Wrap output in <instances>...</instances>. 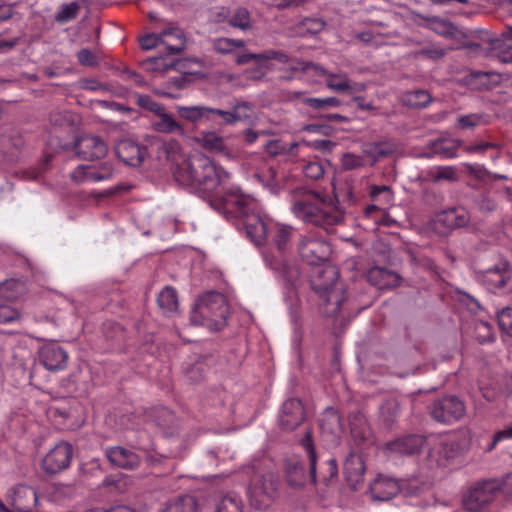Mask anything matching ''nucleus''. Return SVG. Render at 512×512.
<instances>
[{
    "instance_id": "nucleus-1",
    "label": "nucleus",
    "mask_w": 512,
    "mask_h": 512,
    "mask_svg": "<svg viewBox=\"0 0 512 512\" xmlns=\"http://www.w3.org/2000/svg\"><path fill=\"white\" fill-rule=\"evenodd\" d=\"M175 181L190 192L210 199L229 178V174L208 156L196 152L177 162L173 169Z\"/></svg>"
},
{
    "instance_id": "nucleus-2",
    "label": "nucleus",
    "mask_w": 512,
    "mask_h": 512,
    "mask_svg": "<svg viewBox=\"0 0 512 512\" xmlns=\"http://www.w3.org/2000/svg\"><path fill=\"white\" fill-rule=\"evenodd\" d=\"M292 211L305 223H309L330 233L333 227L344 222V212L327 197L306 187L292 190Z\"/></svg>"
},
{
    "instance_id": "nucleus-3",
    "label": "nucleus",
    "mask_w": 512,
    "mask_h": 512,
    "mask_svg": "<svg viewBox=\"0 0 512 512\" xmlns=\"http://www.w3.org/2000/svg\"><path fill=\"white\" fill-rule=\"evenodd\" d=\"M115 152L126 165L139 167L145 157L152 154H155L159 160L178 161L181 145L176 140L165 141L157 136L151 137L148 146H140L130 139H123L116 145Z\"/></svg>"
},
{
    "instance_id": "nucleus-4",
    "label": "nucleus",
    "mask_w": 512,
    "mask_h": 512,
    "mask_svg": "<svg viewBox=\"0 0 512 512\" xmlns=\"http://www.w3.org/2000/svg\"><path fill=\"white\" fill-rule=\"evenodd\" d=\"M228 315L229 306L225 296L217 291H207L195 300L190 322L195 326L220 331L227 325Z\"/></svg>"
},
{
    "instance_id": "nucleus-5",
    "label": "nucleus",
    "mask_w": 512,
    "mask_h": 512,
    "mask_svg": "<svg viewBox=\"0 0 512 512\" xmlns=\"http://www.w3.org/2000/svg\"><path fill=\"white\" fill-rule=\"evenodd\" d=\"M337 271L332 266L322 267L313 275L310 285L313 291L319 295L326 306H330L328 314L334 315L340 311L344 301L343 288L336 283Z\"/></svg>"
},
{
    "instance_id": "nucleus-6",
    "label": "nucleus",
    "mask_w": 512,
    "mask_h": 512,
    "mask_svg": "<svg viewBox=\"0 0 512 512\" xmlns=\"http://www.w3.org/2000/svg\"><path fill=\"white\" fill-rule=\"evenodd\" d=\"M428 413L439 424L453 425L465 418L467 406L461 397L445 394L430 403Z\"/></svg>"
},
{
    "instance_id": "nucleus-7",
    "label": "nucleus",
    "mask_w": 512,
    "mask_h": 512,
    "mask_svg": "<svg viewBox=\"0 0 512 512\" xmlns=\"http://www.w3.org/2000/svg\"><path fill=\"white\" fill-rule=\"evenodd\" d=\"M279 480L272 472L255 473L249 486L250 504L258 510L267 509L278 495Z\"/></svg>"
},
{
    "instance_id": "nucleus-8",
    "label": "nucleus",
    "mask_w": 512,
    "mask_h": 512,
    "mask_svg": "<svg viewBox=\"0 0 512 512\" xmlns=\"http://www.w3.org/2000/svg\"><path fill=\"white\" fill-rule=\"evenodd\" d=\"M209 200L212 206L227 218L243 219L254 210L252 198L240 189H230L221 195L214 194Z\"/></svg>"
},
{
    "instance_id": "nucleus-9",
    "label": "nucleus",
    "mask_w": 512,
    "mask_h": 512,
    "mask_svg": "<svg viewBox=\"0 0 512 512\" xmlns=\"http://www.w3.org/2000/svg\"><path fill=\"white\" fill-rule=\"evenodd\" d=\"M297 248L301 259L312 266L327 262L332 253L330 243L313 234L301 236Z\"/></svg>"
},
{
    "instance_id": "nucleus-10",
    "label": "nucleus",
    "mask_w": 512,
    "mask_h": 512,
    "mask_svg": "<svg viewBox=\"0 0 512 512\" xmlns=\"http://www.w3.org/2000/svg\"><path fill=\"white\" fill-rule=\"evenodd\" d=\"M267 266L278 273L287 283L293 284L300 276L299 269L292 260L291 251H279L277 248L267 247L263 252Z\"/></svg>"
},
{
    "instance_id": "nucleus-11",
    "label": "nucleus",
    "mask_w": 512,
    "mask_h": 512,
    "mask_svg": "<svg viewBox=\"0 0 512 512\" xmlns=\"http://www.w3.org/2000/svg\"><path fill=\"white\" fill-rule=\"evenodd\" d=\"M427 439L421 434H404L384 444L382 451L387 456L412 457L419 455Z\"/></svg>"
},
{
    "instance_id": "nucleus-12",
    "label": "nucleus",
    "mask_w": 512,
    "mask_h": 512,
    "mask_svg": "<svg viewBox=\"0 0 512 512\" xmlns=\"http://www.w3.org/2000/svg\"><path fill=\"white\" fill-rule=\"evenodd\" d=\"M49 121L52 131L48 137V145L55 151L68 149V138L73 130L72 115L69 112H52Z\"/></svg>"
},
{
    "instance_id": "nucleus-13",
    "label": "nucleus",
    "mask_w": 512,
    "mask_h": 512,
    "mask_svg": "<svg viewBox=\"0 0 512 512\" xmlns=\"http://www.w3.org/2000/svg\"><path fill=\"white\" fill-rule=\"evenodd\" d=\"M499 493V482L486 480L471 488L463 498L464 507L471 512H478L494 501Z\"/></svg>"
},
{
    "instance_id": "nucleus-14",
    "label": "nucleus",
    "mask_w": 512,
    "mask_h": 512,
    "mask_svg": "<svg viewBox=\"0 0 512 512\" xmlns=\"http://www.w3.org/2000/svg\"><path fill=\"white\" fill-rule=\"evenodd\" d=\"M470 219V214L465 208L453 207L436 214L434 229L441 235H447L455 229L467 226Z\"/></svg>"
},
{
    "instance_id": "nucleus-15",
    "label": "nucleus",
    "mask_w": 512,
    "mask_h": 512,
    "mask_svg": "<svg viewBox=\"0 0 512 512\" xmlns=\"http://www.w3.org/2000/svg\"><path fill=\"white\" fill-rule=\"evenodd\" d=\"M160 43L166 44L167 53L170 55L179 54L183 50L184 42L181 31L174 28L164 30L160 35L147 34L141 37L140 46L143 50H151Z\"/></svg>"
},
{
    "instance_id": "nucleus-16",
    "label": "nucleus",
    "mask_w": 512,
    "mask_h": 512,
    "mask_svg": "<svg viewBox=\"0 0 512 512\" xmlns=\"http://www.w3.org/2000/svg\"><path fill=\"white\" fill-rule=\"evenodd\" d=\"M72 456V445L68 442H60L45 455L42 468L49 474H57L70 466Z\"/></svg>"
},
{
    "instance_id": "nucleus-17",
    "label": "nucleus",
    "mask_w": 512,
    "mask_h": 512,
    "mask_svg": "<svg viewBox=\"0 0 512 512\" xmlns=\"http://www.w3.org/2000/svg\"><path fill=\"white\" fill-rule=\"evenodd\" d=\"M512 278V266L507 260H500L493 267L481 274L482 284L492 293H498L505 288Z\"/></svg>"
},
{
    "instance_id": "nucleus-18",
    "label": "nucleus",
    "mask_w": 512,
    "mask_h": 512,
    "mask_svg": "<svg viewBox=\"0 0 512 512\" xmlns=\"http://www.w3.org/2000/svg\"><path fill=\"white\" fill-rule=\"evenodd\" d=\"M6 500L14 512H32L38 503V496L33 487L18 484L8 490Z\"/></svg>"
},
{
    "instance_id": "nucleus-19",
    "label": "nucleus",
    "mask_w": 512,
    "mask_h": 512,
    "mask_svg": "<svg viewBox=\"0 0 512 512\" xmlns=\"http://www.w3.org/2000/svg\"><path fill=\"white\" fill-rule=\"evenodd\" d=\"M306 413L302 401L298 398L287 399L279 412V426L284 431H293L305 420Z\"/></svg>"
},
{
    "instance_id": "nucleus-20",
    "label": "nucleus",
    "mask_w": 512,
    "mask_h": 512,
    "mask_svg": "<svg viewBox=\"0 0 512 512\" xmlns=\"http://www.w3.org/2000/svg\"><path fill=\"white\" fill-rule=\"evenodd\" d=\"M73 148L84 160H98L106 156L108 146L104 140L95 135H82L75 139Z\"/></svg>"
},
{
    "instance_id": "nucleus-21",
    "label": "nucleus",
    "mask_w": 512,
    "mask_h": 512,
    "mask_svg": "<svg viewBox=\"0 0 512 512\" xmlns=\"http://www.w3.org/2000/svg\"><path fill=\"white\" fill-rule=\"evenodd\" d=\"M271 223L267 222L259 213L253 210L243 218V226L247 237L256 245L260 246L267 242L271 230Z\"/></svg>"
},
{
    "instance_id": "nucleus-22",
    "label": "nucleus",
    "mask_w": 512,
    "mask_h": 512,
    "mask_svg": "<svg viewBox=\"0 0 512 512\" xmlns=\"http://www.w3.org/2000/svg\"><path fill=\"white\" fill-rule=\"evenodd\" d=\"M68 353L55 342L45 344L39 350V360L49 371H60L67 367Z\"/></svg>"
},
{
    "instance_id": "nucleus-23",
    "label": "nucleus",
    "mask_w": 512,
    "mask_h": 512,
    "mask_svg": "<svg viewBox=\"0 0 512 512\" xmlns=\"http://www.w3.org/2000/svg\"><path fill=\"white\" fill-rule=\"evenodd\" d=\"M113 175V166L105 162L99 166L79 165L72 173L71 178L76 183L99 182L108 180Z\"/></svg>"
},
{
    "instance_id": "nucleus-24",
    "label": "nucleus",
    "mask_w": 512,
    "mask_h": 512,
    "mask_svg": "<svg viewBox=\"0 0 512 512\" xmlns=\"http://www.w3.org/2000/svg\"><path fill=\"white\" fill-rule=\"evenodd\" d=\"M105 456L113 466L125 470H135L141 463V458L138 454L122 446L106 448Z\"/></svg>"
},
{
    "instance_id": "nucleus-25",
    "label": "nucleus",
    "mask_w": 512,
    "mask_h": 512,
    "mask_svg": "<svg viewBox=\"0 0 512 512\" xmlns=\"http://www.w3.org/2000/svg\"><path fill=\"white\" fill-rule=\"evenodd\" d=\"M457 443L445 438L435 442L428 450L427 459L431 465L446 466L447 462L457 455Z\"/></svg>"
},
{
    "instance_id": "nucleus-26",
    "label": "nucleus",
    "mask_w": 512,
    "mask_h": 512,
    "mask_svg": "<svg viewBox=\"0 0 512 512\" xmlns=\"http://www.w3.org/2000/svg\"><path fill=\"white\" fill-rule=\"evenodd\" d=\"M367 281L376 288L391 289L399 286L401 277L398 273L380 266L371 267L366 273Z\"/></svg>"
},
{
    "instance_id": "nucleus-27",
    "label": "nucleus",
    "mask_w": 512,
    "mask_h": 512,
    "mask_svg": "<svg viewBox=\"0 0 512 512\" xmlns=\"http://www.w3.org/2000/svg\"><path fill=\"white\" fill-rule=\"evenodd\" d=\"M369 491L374 500L388 501L399 493L400 486L395 479L379 475L370 484Z\"/></svg>"
},
{
    "instance_id": "nucleus-28",
    "label": "nucleus",
    "mask_w": 512,
    "mask_h": 512,
    "mask_svg": "<svg viewBox=\"0 0 512 512\" xmlns=\"http://www.w3.org/2000/svg\"><path fill=\"white\" fill-rule=\"evenodd\" d=\"M365 464L362 457L356 453H350L344 461V474L346 481L352 489L363 481Z\"/></svg>"
},
{
    "instance_id": "nucleus-29",
    "label": "nucleus",
    "mask_w": 512,
    "mask_h": 512,
    "mask_svg": "<svg viewBox=\"0 0 512 512\" xmlns=\"http://www.w3.org/2000/svg\"><path fill=\"white\" fill-rule=\"evenodd\" d=\"M271 240L268 247L277 248L279 251H291V238L294 229L289 225L276 224L269 232Z\"/></svg>"
},
{
    "instance_id": "nucleus-30",
    "label": "nucleus",
    "mask_w": 512,
    "mask_h": 512,
    "mask_svg": "<svg viewBox=\"0 0 512 512\" xmlns=\"http://www.w3.org/2000/svg\"><path fill=\"white\" fill-rule=\"evenodd\" d=\"M268 60H276L285 64L290 61V57L283 51L269 49L261 53H243L236 58L235 63L237 65H244L251 61L262 63Z\"/></svg>"
},
{
    "instance_id": "nucleus-31",
    "label": "nucleus",
    "mask_w": 512,
    "mask_h": 512,
    "mask_svg": "<svg viewBox=\"0 0 512 512\" xmlns=\"http://www.w3.org/2000/svg\"><path fill=\"white\" fill-rule=\"evenodd\" d=\"M152 420L157 427L164 433L173 435L179 429L176 415L165 407L155 408L152 410Z\"/></svg>"
},
{
    "instance_id": "nucleus-32",
    "label": "nucleus",
    "mask_w": 512,
    "mask_h": 512,
    "mask_svg": "<svg viewBox=\"0 0 512 512\" xmlns=\"http://www.w3.org/2000/svg\"><path fill=\"white\" fill-rule=\"evenodd\" d=\"M197 141L202 148L211 153L221 154L227 157L232 156V152L225 145L223 137L219 136L215 132H203Z\"/></svg>"
},
{
    "instance_id": "nucleus-33",
    "label": "nucleus",
    "mask_w": 512,
    "mask_h": 512,
    "mask_svg": "<svg viewBox=\"0 0 512 512\" xmlns=\"http://www.w3.org/2000/svg\"><path fill=\"white\" fill-rule=\"evenodd\" d=\"M157 119L151 122V127L159 133H178L184 134V127L176 121L173 116L165 111V108L157 116Z\"/></svg>"
},
{
    "instance_id": "nucleus-34",
    "label": "nucleus",
    "mask_w": 512,
    "mask_h": 512,
    "mask_svg": "<svg viewBox=\"0 0 512 512\" xmlns=\"http://www.w3.org/2000/svg\"><path fill=\"white\" fill-rule=\"evenodd\" d=\"M400 414V404L395 399L386 400L380 407V420L386 429L396 425Z\"/></svg>"
},
{
    "instance_id": "nucleus-35",
    "label": "nucleus",
    "mask_w": 512,
    "mask_h": 512,
    "mask_svg": "<svg viewBox=\"0 0 512 512\" xmlns=\"http://www.w3.org/2000/svg\"><path fill=\"white\" fill-rule=\"evenodd\" d=\"M350 431L353 439L358 444H363L369 439L370 430L365 417L360 413L352 414L349 417Z\"/></svg>"
},
{
    "instance_id": "nucleus-36",
    "label": "nucleus",
    "mask_w": 512,
    "mask_h": 512,
    "mask_svg": "<svg viewBox=\"0 0 512 512\" xmlns=\"http://www.w3.org/2000/svg\"><path fill=\"white\" fill-rule=\"evenodd\" d=\"M287 482L292 487H299L305 483L306 475L303 464L296 459L285 461Z\"/></svg>"
},
{
    "instance_id": "nucleus-37",
    "label": "nucleus",
    "mask_w": 512,
    "mask_h": 512,
    "mask_svg": "<svg viewBox=\"0 0 512 512\" xmlns=\"http://www.w3.org/2000/svg\"><path fill=\"white\" fill-rule=\"evenodd\" d=\"M157 303L165 315L175 313L178 309L177 291L171 286L164 287L158 295Z\"/></svg>"
},
{
    "instance_id": "nucleus-38",
    "label": "nucleus",
    "mask_w": 512,
    "mask_h": 512,
    "mask_svg": "<svg viewBox=\"0 0 512 512\" xmlns=\"http://www.w3.org/2000/svg\"><path fill=\"white\" fill-rule=\"evenodd\" d=\"M198 503L195 497L184 495L169 501L161 512H197Z\"/></svg>"
},
{
    "instance_id": "nucleus-39",
    "label": "nucleus",
    "mask_w": 512,
    "mask_h": 512,
    "mask_svg": "<svg viewBox=\"0 0 512 512\" xmlns=\"http://www.w3.org/2000/svg\"><path fill=\"white\" fill-rule=\"evenodd\" d=\"M245 504L236 494H227L214 505L212 512H244Z\"/></svg>"
},
{
    "instance_id": "nucleus-40",
    "label": "nucleus",
    "mask_w": 512,
    "mask_h": 512,
    "mask_svg": "<svg viewBox=\"0 0 512 512\" xmlns=\"http://www.w3.org/2000/svg\"><path fill=\"white\" fill-rule=\"evenodd\" d=\"M0 145V150L3 153L14 156L22 150L25 145V141L21 134L13 131L10 134L1 137Z\"/></svg>"
},
{
    "instance_id": "nucleus-41",
    "label": "nucleus",
    "mask_w": 512,
    "mask_h": 512,
    "mask_svg": "<svg viewBox=\"0 0 512 512\" xmlns=\"http://www.w3.org/2000/svg\"><path fill=\"white\" fill-rule=\"evenodd\" d=\"M177 113L182 119L192 123H196L203 118L211 119L210 108L206 106H178Z\"/></svg>"
},
{
    "instance_id": "nucleus-42",
    "label": "nucleus",
    "mask_w": 512,
    "mask_h": 512,
    "mask_svg": "<svg viewBox=\"0 0 512 512\" xmlns=\"http://www.w3.org/2000/svg\"><path fill=\"white\" fill-rule=\"evenodd\" d=\"M102 332L104 338L111 344V346L120 345L125 339V328L114 321L104 322Z\"/></svg>"
},
{
    "instance_id": "nucleus-43",
    "label": "nucleus",
    "mask_w": 512,
    "mask_h": 512,
    "mask_svg": "<svg viewBox=\"0 0 512 512\" xmlns=\"http://www.w3.org/2000/svg\"><path fill=\"white\" fill-rule=\"evenodd\" d=\"M432 101L430 93L426 90H415L404 94L403 102L412 108H425Z\"/></svg>"
},
{
    "instance_id": "nucleus-44",
    "label": "nucleus",
    "mask_w": 512,
    "mask_h": 512,
    "mask_svg": "<svg viewBox=\"0 0 512 512\" xmlns=\"http://www.w3.org/2000/svg\"><path fill=\"white\" fill-rule=\"evenodd\" d=\"M489 124V116L485 113H470L460 115L457 118L456 125L460 129H474L478 126Z\"/></svg>"
},
{
    "instance_id": "nucleus-45",
    "label": "nucleus",
    "mask_w": 512,
    "mask_h": 512,
    "mask_svg": "<svg viewBox=\"0 0 512 512\" xmlns=\"http://www.w3.org/2000/svg\"><path fill=\"white\" fill-rule=\"evenodd\" d=\"M302 446L304 447L307 457L309 460V474L310 479L313 484L316 483V464H317V455L314 449L313 440H312V433L308 430L306 431L302 441Z\"/></svg>"
},
{
    "instance_id": "nucleus-46",
    "label": "nucleus",
    "mask_w": 512,
    "mask_h": 512,
    "mask_svg": "<svg viewBox=\"0 0 512 512\" xmlns=\"http://www.w3.org/2000/svg\"><path fill=\"white\" fill-rule=\"evenodd\" d=\"M241 108H249L248 103H238L236 104L231 111H225L216 108H210V115H218L223 119L225 124H234L238 121L243 120L244 118H248V115L240 114L239 110Z\"/></svg>"
},
{
    "instance_id": "nucleus-47",
    "label": "nucleus",
    "mask_w": 512,
    "mask_h": 512,
    "mask_svg": "<svg viewBox=\"0 0 512 512\" xmlns=\"http://www.w3.org/2000/svg\"><path fill=\"white\" fill-rule=\"evenodd\" d=\"M301 102L312 108L315 112H324L329 108L338 107L341 105V101L336 97L327 98H314L306 97L302 98Z\"/></svg>"
},
{
    "instance_id": "nucleus-48",
    "label": "nucleus",
    "mask_w": 512,
    "mask_h": 512,
    "mask_svg": "<svg viewBox=\"0 0 512 512\" xmlns=\"http://www.w3.org/2000/svg\"><path fill=\"white\" fill-rule=\"evenodd\" d=\"M245 41L241 39H231L226 37L215 38L212 41L213 49L219 54H230L236 48H243Z\"/></svg>"
},
{
    "instance_id": "nucleus-49",
    "label": "nucleus",
    "mask_w": 512,
    "mask_h": 512,
    "mask_svg": "<svg viewBox=\"0 0 512 512\" xmlns=\"http://www.w3.org/2000/svg\"><path fill=\"white\" fill-rule=\"evenodd\" d=\"M431 28L434 32L445 37H454L456 34V26L448 20L433 16L428 18Z\"/></svg>"
},
{
    "instance_id": "nucleus-50",
    "label": "nucleus",
    "mask_w": 512,
    "mask_h": 512,
    "mask_svg": "<svg viewBox=\"0 0 512 512\" xmlns=\"http://www.w3.org/2000/svg\"><path fill=\"white\" fill-rule=\"evenodd\" d=\"M474 332L479 343L492 342L494 340V334L492 326L484 320H475Z\"/></svg>"
},
{
    "instance_id": "nucleus-51",
    "label": "nucleus",
    "mask_w": 512,
    "mask_h": 512,
    "mask_svg": "<svg viewBox=\"0 0 512 512\" xmlns=\"http://www.w3.org/2000/svg\"><path fill=\"white\" fill-rule=\"evenodd\" d=\"M230 26L246 30L250 27V13L244 7H238L228 20Z\"/></svg>"
},
{
    "instance_id": "nucleus-52",
    "label": "nucleus",
    "mask_w": 512,
    "mask_h": 512,
    "mask_svg": "<svg viewBox=\"0 0 512 512\" xmlns=\"http://www.w3.org/2000/svg\"><path fill=\"white\" fill-rule=\"evenodd\" d=\"M369 195L373 201H380L384 204H389L393 200V191L387 185H371L369 187Z\"/></svg>"
},
{
    "instance_id": "nucleus-53",
    "label": "nucleus",
    "mask_w": 512,
    "mask_h": 512,
    "mask_svg": "<svg viewBox=\"0 0 512 512\" xmlns=\"http://www.w3.org/2000/svg\"><path fill=\"white\" fill-rule=\"evenodd\" d=\"M21 283L17 280H7L0 285V298L13 301L20 295Z\"/></svg>"
},
{
    "instance_id": "nucleus-54",
    "label": "nucleus",
    "mask_w": 512,
    "mask_h": 512,
    "mask_svg": "<svg viewBox=\"0 0 512 512\" xmlns=\"http://www.w3.org/2000/svg\"><path fill=\"white\" fill-rule=\"evenodd\" d=\"M326 86L338 92H347L352 90L346 75L328 74L326 78Z\"/></svg>"
},
{
    "instance_id": "nucleus-55",
    "label": "nucleus",
    "mask_w": 512,
    "mask_h": 512,
    "mask_svg": "<svg viewBox=\"0 0 512 512\" xmlns=\"http://www.w3.org/2000/svg\"><path fill=\"white\" fill-rule=\"evenodd\" d=\"M79 10L80 5L77 2L65 4L56 13L55 20L58 23H66L68 21L74 20L78 16Z\"/></svg>"
},
{
    "instance_id": "nucleus-56",
    "label": "nucleus",
    "mask_w": 512,
    "mask_h": 512,
    "mask_svg": "<svg viewBox=\"0 0 512 512\" xmlns=\"http://www.w3.org/2000/svg\"><path fill=\"white\" fill-rule=\"evenodd\" d=\"M136 104L157 116L165 108L162 104L154 101L151 96L146 94H135Z\"/></svg>"
},
{
    "instance_id": "nucleus-57",
    "label": "nucleus",
    "mask_w": 512,
    "mask_h": 512,
    "mask_svg": "<svg viewBox=\"0 0 512 512\" xmlns=\"http://www.w3.org/2000/svg\"><path fill=\"white\" fill-rule=\"evenodd\" d=\"M430 149L433 154L442 155L447 158H452L456 155L455 147L449 144L445 139H438L430 143Z\"/></svg>"
},
{
    "instance_id": "nucleus-58",
    "label": "nucleus",
    "mask_w": 512,
    "mask_h": 512,
    "mask_svg": "<svg viewBox=\"0 0 512 512\" xmlns=\"http://www.w3.org/2000/svg\"><path fill=\"white\" fill-rule=\"evenodd\" d=\"M387 143L377 142L370 146V149L365 150V153L372 158V162H377L380 158L389 156L393 153V149L385 148Z\"/></svg>"
},
{
    "instance_id": "nucleus-59",
    "label": "nucleus",
    "mask_w": 512,
    "mask_h": 512,
    "mask_svg": "<svg viewBox=\"0 0 512 512\" xmlns=\"http://www.w3.org/2000/svg\"><path fill=\"white\" fill-rule=\"evenodd\" d=\"M297 146H298V144L296 142H293L290 144L289 148H286V146L280 140L273 139V140H269L266 143L265 150L269 155L277 156L280 154L290 152Z\"/></svg>"
},
{
    "instance_id": "nucleus-60",
    "label": "nucleus",
    "mask_w": 512,
    "mask_h": 512,
    "mask_svg": "<svg viewBox=\"0 0 512 512\" xmlns=\"http://www.w3.org/2000/svg\"><path fill=\"white\" fill-rule=\"evenodd\" d=\"M498 325L502 332L512 337V308H504L498 315Z\"/></svg>"
},
{
    "instance_id": "nucleus-61",
    "label": "nucleus",
    "mask_w": 512,
    "mask_h": 512,
    "mask_svg": "<svg viewBox=\"0 0 512 512\" xmlns=\"http://www.w3.org/2000/svg\"><path fill=\"white\" fill-rule=\"evenodd\" d=\"M441 180L455 182L458 180L456 170L452 166H441L438 167L435 174L432 176V181L437 183Z\"/></svg>"
},
{
    "instance_id": "nucleus-62",
    "label": "nucleus",
    "mask_w": 512,
    "mask_h": 512,
    "mask_svg": "<svg viewBox=\"0 0 512 512\" xmlns=\"http://www.w3.org/2000/svg\"><path fill=\"white\" fill-rule=\"evenodd\" d=\"M341 165L345 170H353L363 167L365 165V161L362 156L348 152L343 154L341 158Z\"/></svg>"
},
{
    "instance_id": "nucleus-63",
    "label": "nucleus",
    "mask_w": 512,
    "mask_h": 512,
    "mask_svg": "<svg viewBox=\"0 0 512 512\" xmlns=\"http://www.w3.org/2000/svg\"><path fill=\"white\" fill-rule=\"evenodd\" d=\"M20 318V312L8 304L0 303V324L10 323Z\"/></svg>"
},
{
    "instance_id": "nucleus-64",
    "label": "nucleus",
    "mask_w": 512,
    "mask_h": 512,
    "mask_svg": "<svg viewBox=\"0 0 512 512\" xmlns=\"http://www.w3.org/2000/svg\"><path fill=\"white\" fill-rule=\"evenodd\" d=\"M304 175L312 180L320 179L324 174V168L319 162H308L303 167Z\"/></svg>"
}]
</instances>
